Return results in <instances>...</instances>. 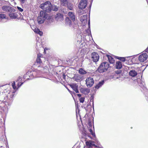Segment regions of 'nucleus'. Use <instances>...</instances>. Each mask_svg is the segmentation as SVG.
Wrapping results in <instances>:
<instances>
[{
	"instance_id": "nucleus-29",
	"label": "nucleus",
	"mask_w": 148,
	"mask_h": 148,
	"mask_svg": "<svg viewBox=\"0 0 148 148\" xmlns=\"http://www.w3.org/2000/svg\"><path fill=\"white\" fill-rule=\"evenodd\" d=\"M89 131L91 134L93 136H95V134L93 132V130L91 128H89Z\"/></svg>"
},
{
	"instance_id": "nucleus-39",
	"label": "nucleus",
	"mask_w": 148,
	"mask_h": 148,
	"mask_svg": "<svg viewBox=\"0 0 148 148\" xmlns=\"http://www.w3.org/2000/svg\"><path fill=\"white\" fill-rule=\"evenodd\" d=\"M12 86V87L14 89H16V85H14V86Z\"/></svg>"
},
{
	"instance_id": "nucleus-31",
	"label": "nucleus",
	"mask_w": 148,
	"mask_h": 148,
	"mask_svg": "<svg viewBox=\"0 0 148 148\" xmlns=\"http://www.w3.org/2000/svg\"><path fill=\"white\" fill-rule=\"evenodd\" d=\"M34 32L36 33H38L40 30L38 28H35L34 29H33Z\"/></svg>"
},
{
	"instance_id": "nucleus-34",
	"label": "nucleus",
	"mask_w": 148,
	"mask_h": 148,
	"mask_svg": "<svg viewBox=\"0 0 148 148\" xmlns=\"http://www.w3.org/2000/svg\"><path fill=\"white\" fill-rule=\"evenodd\" d=\"M40 35V36H41L43 35V32H42L40 31V30L37 33Z\"/></svg>"
},
{
	"instance_id": "nucleus-42",
	"label": "nucleus",
	"mask_w": 148,
	"mask_h": 148,
	"mask_svg": "<svg viewBox=\"0 0 148 148\" xmlns=\"http://www.w3.org/2000/svg\"><path fill=\"white\" fill-rule=\"evenodd\" d=\"M15 85V83L14 82L12 84V86Z\"/></svg>"
},
{
	"instance_id": "nucleus-27",
	"label": "nucleus",
	"mask_w": 148,
	"mask_h": 148,
	"mask_svg": "<svg viewBox=\"0 0 148 148\" xmlns=\"http://www.w3.org/2000/svg\"><path fill=\"white\" fill-rule=\"evenodd\" d=\"M36 47L37 49L39 47H42V45L39 42H37L36 43Z\"/></svg>"
},
{
	"instance_id": "nucleus-7",
	"label": "nucleus",
	"mask_w": 148,
	"mask_h": 148,
	"mask_svg": "<svg viewBox=\"0 0 148 148\" xmlns=\"http://www.w3.org/2000/svg\"><path fill=\"white\" fill-rule=\"evenodd\" d=\"M86 84L88 87H92L94 83L93 78L91 77L87 78L86 80Z\"/></svg>"
},
{
	"instance_id": "nucleus-12",
	"label": "nucleus",
	"mask_w": 148,
	"mask_h": 148,
	"mask_svg": "<svg viewBox=\"0 0 148 148\" xmlns=\"http://www.w3.org/2000/svg\"><path fill=\"white\" fill-rule=\"evenodd\" d=\"M70 86L76 93L79 92L78 90V86L77 84H70Z\"/></svg>"
},
{
	"instance_id": "nucleus-4",
	"label": "nucleus",
	"mask_w": 148,
	"mask_h": 148,
	"mask_svg": "<svg viewBox=\"0 0 148 148\" xmlns=\"http://www.w3.org/2000/svg\"><path fill=\"white\" fill-rule=\"evenodd\" d=\"M109 65L108 62H105L102 63L97 70L99 73H102L106 71L108 69Z\"/></svg>"
},
{
	"instance_id": "nucleus-30",
	"label": "nucleus",
	"mask_w": 148,
	"mask_h": 148,
	"mask_svg": "<svg viewBox=\"0 0 148 148\" xmlns=\"http://www.w3.org/2000/svg\"><path fill=\"white\" fill-rule=\"evenodd\" d=\"M118 59L120 60L123 62H124L125 60V58L123 57H119Z\"/></svg>"
},
{
	"instance_id": "nucleus-21",
	"label": "nucleus",
	"mask_w": 148,
	"mask_h": 148,
	"mask_svg": "<svg viewBox=\"0 0 148 148\" xmlns=\"http://www.w3.org/2000/svg\"><path fill=\"white\" fill-rule=\"evenodd\" d=\"M53 19L49 18L47 19L46 22L48 25H50L53 22Z\"/></svg>"
},
{
	"instance_id": "nucleus-25",
	"label": "nucleus",
	"mask_w": 148,
	"mask_h": 148,
	"mask_svg": "<svg viewBox=\"0 0 148 148\" xmlns=\"http://www.w3.org/2000/svg\"><path fill=\"white\" fill-rule=\"evenodd\" d=\"M58 9V7L55 5H52V10L53 11H57Z\"/></svg>"
},
{
	"instance_id": "nucleus-43",
	"label": "nucleus",
	"mask_w": 148,
	"mask_h": 148,
	"mask_svg": "<svg viewBox=\"0 0 148 148\" xmlns=\"http://www.w3.org/2000/svg\"><path fill=\"white\" fill-rule=\"evenodd\" d=\"M145 51L148 53V48L145 50Z\"/></svg>"
},
{
	"instance_id": "nucleus-32",
	"label": "nucleus",
	"mask_w": 148,
	"mask_h": 148,
	"mask_svg": "<svg viewBox=\"0 0 148 148\" xmlns=\"http://www.w3.org/2000/svg\"><path fill=\"white\" fill-rule=\"evenodd\" d=\"M17 8L19 12H22L23 11V9L17 6Z\"/></svg>"
},
{
	"instance_id": "nucleus-11",
	"label": "nucleus",
	"mask_w": 148,
	"mask_h": 148,
	"mask_svg": "<svg viewBox=\"0 0 148 148\" xmlns=\"http://www.w3.org/2000/svg\"><path fill=\"white\" fill-rule=\"evenodd\" d=\"M87 17L86 15H84L80 17V21L82 22L83 25H85L87 23Z\"/></svg>"
},
{
	"instance_id": "nucleus-35",
	"label": "nucleus",
	"mask_w": 148,
	"mask_h": 148,
	"mask_svg": "<svg viewBox=\"0 0 148 148\" xmlns=\"http://www.w3.org/2000/svg\"><path fill=\"white\" fill-rule=\"evenodd\" d=\"M84 11H82L81 10H80L78 12L79 14H83L84 13Z\"/></svg>"
},
{
	"instance_id": "nucleus-18",
	"label": "nucleus",
	"mask_w": 148,
	"mask_h": 148,
	"mask_svg": "<svg viewBox=\"0 0 148 148\" xmlns=\"http://www.w3.org/2000/svg\"><path fill=\"white\" fill-rule=\"evenodd\" d=\"M107 56L108 58V60L110 63L111 64H113L114 63V59L112 57L108 55H107Z\"/></svg>"
},
{
	"instance_id": "nucleus-45",
	"label": "nucleus",
	"mask_w": 148,
	"mask_h": 148,
	"mask_svg": "<svg viewBox=\"0 0 148 148\" xmlns=\"http://www.w3.org/2000/svg\"><path fill=\"white\" fill-rule=\"evenodd\" d=\"M21 2H23H23L25 1V0H20Z\"/></svg>"
},
{
	"instance_id": "nucleus-15",
	"label": "nucleus",
	"mask_w": 148,
	"mask_h": 148,
	"mask_svg": "<svg viewBox=\"0 0 148 148\" xmlns=\"http://www.w3.org/2000/svg\"><path fill=\"white\" fill-rule=\"evenodd\" d=\"M68 15L69 16L70 18L73 21H75V16L74 13L72 12H70L68 13Z\"/></svg>"
},
{
	"instance_id": "nucleus-37",
	"label": "nucleus",
	"mask_w": 148,
	"mask_h": 148,
	"mask_svg": "<svg viewBox=\"0 0 148 148\" xmlns=\"http://www.w3.org/2000/svg\"><path fill=\"white\" fill-rule=\"evenodd\" d=\"M20 79H22V77H20V76H19L18 78V79L17 80L18 81H19V80H20Z\"/></svg>"
},
{
	"instance_id": "nucleus-6",
	"label": "nucleus",
	"mask_w": 148,
	"mask_h": 148,
	"mask_svg": "<svg viewBox=\"0 0 148 148\" xmlns=\"http://www.w3.org/2000/svg\"><path fill=\"white\" fill-rule=\"evenodd\" d=\"M87 4V0H81L78 5L79 9L82 10L86 8Z\"/></svg>"
},
{
	"instance_id": "nucleus-1",
	"label": "nucleus",
	"mask_w": 148,
	"mask_h": 148,
	"mask_svg": "<svg viewBox=\"0 0 148 148\" xmlns=\"http://www.w3.org/2000/svg\"><path fill=\"white\" fill-rule=\"evenodd\" d=\"M42 59H44V58L40 56L39 57L38 55V57L36 60V63L40 65H39L37 69L34 71L27 72L26 74L23 76L24 79H32L34 77H39L38 75L41 73L47 72L48 68L47 66H46L45 67H42Z\"/></svg>"
},
{
	"instance_id": "nucleus-28",
	"label": "nucleus",
	"mask_w": 148,
	"mask_h": 148,
	"mask_svg": "<svg viewBox=\"0 0 148 148\" xmlns=\"http://www.w3.org/2000/svg\"><path fill=\"white\" fill-rule=\"evenodd\" d=\"M85 99L84 97H81L80 98H79V100L80 102L81 103H83Z\"/></svg>"
},
{
	"instance_id": "nucleus-8",
	"label": "nucleus",
	"mask_w": 148,
	"mask_h": 148,
	"mask_svg": "<svg viewBox=\"0 0 148 148\" xmlns=\"http://www.w3.org/2000/svg\"><path fill=\"white\" fill-rule=\"evenodd\" d=\"M2 9L4 11L10 13L15 11V10L13 8L8 5H4L2 6Z\"/></svg>"
},
{
	"instance_id": "nucleus-2",
	"label": "nucleus",
	"mask_w": 148,
	"mask_h": 148,
	"mask_svg": "<svg viewBox=\"0 0 148 148\" xmlns=\"http://www.w3.org/2000/svg\"><path fill=\"white\" fill-rule=\"evenodd\" d=\"M87 148H94L95 147H99L103 148L100 144V142L98 140H96L95 142L90 140L87 141L86 142Z\"/></svg>"
},
{
	"instance_id": "nucleus-36",
	"label": "nucleus",
	"mask_w": 148,
	"mask_h": 148,
	"mask_svg": "<svg viewBox=\"0 0 148 148\" xmlns=\"http://www.w3.org/2000/svg\"><path fill=\"white\" fill-rule=\"evenodd\" d=\"M67 20L69 21V25H70L71 24V21L70 20H69V18H66V20Z\"/></svg>"
},
{
	"instance_id": "nucleus-9",
	"label": "nucleus",
	"mask_w": 148,
	"mask_h": 148,
	"mask_svg": "<svg viewBox=\"0 0 148 148\" xmlns=\"http://www.w3.org/2000/svg\"><path fill=\"white\" fill-rule=\"evenodd\" d=\"M147 57L148 56L147 53H143L139 56L138 60L140 62H143L147 60Z\"/></svg>"
},
{
	"instance_id": "nucleus-10",
	"label": "nucleus",
	"mask_w": 148,
	"mask_h": 148,
	"mask_svg": "<svg viewBox=\"0 0 148 148\" xmlns=\"http://www.w3.org/2000/svg\"><path fill=\"white\" fill-rule=\"evenodd\" d=\"M91 57L93 62H97L99 59V56L97 53L94 52L91 54Z\"/></svg>"
},
{
	"instance_id": "nucleus-38",
	"label": "nucleus",
	"mask_w": 148,
	"mask_h": 148,
	"mask_svg": "<svg viewBox=\"0 0 148 148\" xmlns=\"http://www.w3.org/2000/svg\"><path fill=\"white\" fill-rule=\"evenodd\" d=\"M116 73L119 74L121 73V71H116Z\"/></svg>"
},
{
	"instance_id": "nucleus-46",
	"label": "nucleus",
	"mask_w": 148,
	"mask_h": 148,
	"mask_svg": "<svg viewBox=\"0 0 148 148\" xmlns=\"http://www.w3.org/2000/svg\"><path fill=\"white\" fill-rule=\"evenodd\" d=\"M88 125L89 126H91V125H90V123H88Z\"/></svg>"
},
{
	"instance_id": "nucleus-14",
	"label": "nucleus",
	"mask_w": 148,
	"mask_h": 148,
	"mask_svg": "<svg viewBox=\"0 0 148 148\" xmlns=\"http://www.w3.org/2000/svg\"><path fill=\"white\" fill-rule=\"evenodd\" d=\"M73 79L75 81L78 82L82 79V77L81 75H79L78 74H76L74 75V76L73 78Z\"/></svg>"
},
{
	"instance_id": "nucleus-44",
	"label": "nucleus",
	"mask_w": 148,
	"mask_h": 148,
	"mask_svg": "<svg viewBox=\"0 0 148 148\" xmlns=\"http://www.w3.org/2000/svg\"><path fill=\"white\" fill-rule=\"evenodd\" d=\"M14 92H12V97L14 96ZM11 98H12V97Z\"/></svg>"
},
{
	"instance_id": "nucleus-40",
	"label": "nucleus",
	"mask_w": 148,
	"mask_h": 148,
	"mask_svg": "<svg viewBox=\"0 0 148 148\" xmlns=\"http://www.w3.org/2000/svg\"><path fill=\"white\" fill-rule=\"evenodd\" d=\"M77 95L78 97L80 98L81 97V95L80 94H77Z\"/></svg>"
},
{
	"instance_id": "nucleus-33",
	"label": "nucleus",
	"mask_w": 148,
	"mask_h": 148,
	"mask_svg": "<svg viewBox=\"0 0 148 148\" xmlns=\"http://www.w3.org/2000/svg\"><path fill=\"white\" fill-rule=\"evenodd\" d=\"M23 83V82H19L18 83L17 86L18 88L20 87Z\"/></svg>"
},
{
	"instance_id": "nucleus-48",
	"label": "nucleus",
	"mask_w": 148,
	"mask_h": 148,
	"mask_svg": "<svg viewBox=\"0 0 148 148\" xmlns=\"http://www.w3.org/2000/svg\"><path fill=\"white\" fill-rule=\"evenodd\" d=\"M90 8H91V6H90Z\"/></svg>"
},
{
	"instance_id": "nucleus-26",
	"label": "nucleus",
	"mask_w": 148,
	"mask_h": 148,
	"mask_svg": "<svg viewBox=\"0 0 148 148\" xmlns=\"http://www.w3.org/2000/svg\"><path fill=\"white\" fill-rule=\"evenodd\" d=\"M6 18V15L3 14H0V20H1Z\"/></svg>"
},
{
	"instance_id": "nucleus-3",
	"label": "nucleus",
	"mask_w": 148,
	"mask_h": 148,
	"mask_svg": "<svg viewBox=\"0 0 148 148\" xmlns=\"http://www.w3.org/2000/svg\"><path fill=\"white\" fill-rule=\"evenodd\" d=\"M40 7L47 12H49L52 10V4L49 1H47L41 4Z\"/></svg>"
},
{
	"instance_id": "nucleus-5",
	"label": "nucleus",
	"mask_w": 148,
	"mask_h": 148,
	"mask_svg": "<svg viewBox=\"0 0 148 148\" xmlns=\"http://www.w3.org/2000/svg\"><path fill=\"white\" fill-rule=\"evenodd\" d=\"M47 17V14L44 11L40 12L39 16L38 17V22L39 24H41L43 23Z\"/></svg>"
},
{
	"instance_id": "nucleus-17",
	"label": "nucleus",
	"mask_w": 148,
	"mask_h": 148,
	"mask_svg": "<svg viewBox=\"0 0 148 148\" xmlns=\"http://www.w3.org/2000/svg\"><path fill=\"white\" fill-rule=\"evenodd\" d=\"M137 74V72L134 70H131L129 72L130 75L132 77H134L136 76Z\"/></svg>"
},
{
	"instance_id": "nucleus-24",
	"label": "nucleus",
	"mask_w": 148,
	"mask_h": 148,
	"mask_svg": "<svg viewBox=\"0 0 148 148\" xmlns=\"http://www.w3.org/2000/svg\"><path fill=\"white\" fill-rule=\"evenodd\" d=\"M79 73L81 74H84L86 73V72L82 68L79 69Z\"/></svg>"
},
{
	"instance_id": "nucleus-13",
	"label": "nucleus",
	"mask_w": 148,
	"mask_h": 148,
	"mask_svg": "<svg viewBox=\"0 0 148 148\" xmlns=\"http://www.w3.org/2000/svg\"><path fill=\"white\" fill-rule=\"evenodd\" d=\"M81 92L85 95H87L90 92V89L88 88H82L80 89Z\"/></svg>"
},
{
	"instance_id": "nucleus-47",
	"label": "nucleus",
	"mask_w": 148,
	"mask_h": 148,
	"mask_svg": "<svg viewBox=\"0 0 148 148\" xmlns=\"http://www.w3.org/2000/svg\"><path fill=\"white\" fill-rule=\"evenodd\" d=\"M135 82H137V81H135Z\"/></svg>"
},
{
	"instance_id": "nucleus-22",
	"label": "nucleus",
	"mask_w": 148,
	"mask_h": 148,
	"mask_svg": "<svg viewBox=\"0 0 148 148\" xmlns=\"http://www.w3.org/2000/svg\"><path fill=\"white\" fill-rule=\"evenodd\" d=\"M88 27L89 28L87 30H86V32L87 33V34L88 35H89V34H91L90 33V20L88 21Z\"/></svg>"
},
{
	"instance_id": "nucleus-16",
	"label": "nucleus",
	"mask_w": 148,
	"mask_h": 148,
	"mask_svg": "<svg viewBox=\"0 0 148 148\" xmlns=\"http://www.w3.org/2000/svg\"><path fill=\"white\" fill-rule=\"evenodd\" d=\"M104 83V82L103 80L99 82L95 86V88L97 89H98Z\"/></svg>"
},
{
	"instance_id": "nucleus-19",
	"label": "nucleus",
	"mask_w": 148,
	"mask_h": 148,
	"mask_svg": "<svg viewBox=\"0 0 148 148\" xmlns=\"http://www.w3.org/2000/svg\"><path fill=\"white\" fill-rule=\"evenodd\" d=\"M9 16L12 19H15L18 17L17 14L16 13H10L9 14Z\"/></svg>"
},
{
	"instance_id": "nucleus-23",
	"label": "nucleus",
	"mask_w": 148,
	"mask_h": 148,
	"mask_svg": "<svg viewBox=\"0 0 148 148\" xmlns=\"http://www.w3.org/2000/svg\"><path fill=\"white\" fill-rule=\"evenodd\" d=\"M61 1V5L62 6H66L67 4V1L66 0H60Z\"/></svg>"
},
{
	"instance_id": "nucleus-41",
	"label": "nucleus",
	"mask_w": 148,
	"mask_h": 148,
	"mask_svg": "<svg viewBox=\"0 0 148 148\" xmlns=\"http://www.w3.org/2000/svg\"><path fill=\"white\" fill-rule=\"evenodd\" d=\"M68 8L70 10H72L73 9V8L71 7H69Z\"/></svg>"
},
{
	"instance_id": "nucleus-20",
	"label": "nucleus",
	"mask_w": 148,
	"mask_h": 148,
	"mask_svg": "<svg viewBox=\"0 0 148 148\" xmlns=\"http://www.w3.org/2000/svg\"><path fill=\"white\" fill-rule=\"evenodd\" d=\"M122 67L121 63L120 61H118L116 62V68L118 69H120Z\"/></svg>"
}]
</instances>
